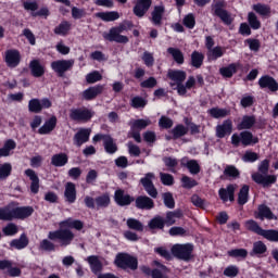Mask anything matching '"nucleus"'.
<instances>
[{
    "mask_svg": "<svg viewBox=\"0 0 278 278\" xmlns=\"http://www.w3.org/2000/svg\"><path fill=\"white\" fill-rule=\"evenodd\" d=\"M255 123H257V119L255 118V115H244L241 119V122L237 125L238 131H241L240 134L235 132L231 136V144L233 147H253L260 142V138L253 136V132L247 130L252 129L255 126Z\"/></svg>",
    "mask_w": 278,
    "mask_h": 278,
    "instance_id": "nucleus-1",
    "label": "nucleus"
},
{
    "mask_svg": "<svg viewBox=\"0 0 278 278\" xmlns=\"http://www.w3.org/2000/svg\"><path fill=\"white\" fill-rule=\"evenodd\" d=\"M153 179H155V174L153 173H147L144 177L140 179L141 186H143L144 191L149 195H138L135 199V207L137 210L142 211H151L153 207H155V202L153 199H157L159 192L157 188H155V185L153 184Z\"/></svg>",
    "mask_w": 278,
    "mask_h": 278,
    "instance_id": "nucleus-2",
    "label": "nucleus"
},
{
    "mask_svg": "<svg viewBox=\"0 0 278 278\" xmlns=\"http://www.w3.org/2000/svg\"><path fill=\"white\" fill-rule=\"evenodd\" d=\"M56 240H60V247H68L72 244L73 240H75V233H73L71 229H58L49 231L48 239L40 241L39 250L52 253L55 251V243L53 242H56Z\"/></svg>",
    "mask_w": 278,
    "mask_h": 278,
    "instance_id": "nucleus-3",
    "label": "nucleus"
},
{
    "mask_svg": "<svg viewBox=\"0 0 278 278\" xmlns=\"http://www.w3.org/2000/svg\"><path fill=\"white\" fill-rule=\"evenodd\" d=\"M14 202H11L0 207V220L12 223V220H26L34 216V206H16L13 207Z\"/></svg>",
    "mask_w": 278,
    "mask_h": 278,
    "instance_id": "nucleus-4",
    "label": "nucleus"
},
{
    "mask_svg": "<svg viewBox=\"0 0 278 278\" xmlns=\"http://www.w3.org/2000/svg\"><path fill=\"white\" fill-rule=\"evenodd\" d=\"M134 27L132 22H124L118 26H113L109 31L102 33V38L106 42H117V45H127L129 42V37L122 35L123 31H129Z\"/></svg>",
    "mask_w": 278,
    "mask_h": 278,
    "instance_id": "nucleus-5",
    "label": "nucleus"
},
{
    "mask_svg": "<svg viewBox=\"0 0 278 278\" xmlns=\"http://www.w3.org/2000/svg\"><path fill=\"white\" fill-rule=\"evenodd\" d=\"M245 228L248 231H252L253 233H256V236H262L265 238V240H268V242H278V230L277 229H264L261 227L257 222L254 219H249L245 222Z\"/></svg>",
    "mask_w": 278,
    "mask_h": 278,
    "instance_id": "nucleus-6",
    "label": "nucleus"
},
{
    "mask_svg": "<svg viewBox=\"0 0 278 278\" xmlns=\"http://www.w3.org/2000/svg\"><path fill=\"white\" fill-rule=\"evenodd\" d=\"M114 265L122 270H138V257L127 252H119L115 256Z\"/></svg>",
    "mask_w": 278,
    "mask_h": 278,
    "instance_id": "nucleus-7",
    "label": "nucleus"
},
{
    "mask_svg": "<svg viewBox=\"0 0 278 278\" xmlns=\"http://www.w3.org/2000/svg\"><path fill=\"white\" fill-rule=\"evenodd\" d=\"M225 8H227L225 0H216L211 4V12L213 16H217L224 25H231L233 17H231V13Z\"/></svg>",
    "mask_w": 278,
    "mask_h": 278,
    "instance_id": "nucleus-8",
    "label": "nucleus"
},
{
    "mask_svg": "<svg viewBox=\"0 0 278 278\" xmlns=\"http://www.w3.org/2000/svg\"><path fill=\"white\" fill-rule=\"evenodd\" d=\"M84 203L88 210H106V207H110L112 199L110 198V193L105 192L96 198L86 195Z\"/></svg>",
    "mask_w": 278,
    "mask_h": 278,
    "instance_id": "nucleus-9",
    "label": "nucleus"
},
{
    "mask_svg": "<svg viewBox=\"0 0 278 278\" xmlns=\"http://www.w3.org/2000/svg\"><path fill=\"white\" fill-rule=\"evenodd\" d=\"M168 79L176 83V88L174 90H177V94L179 97H186V87H184V83L186 81V78L188 77V74L186 71L182 70H169L167 73Z\"/></svg>",
    "mask_w": 278,
    "mask_h": 278,
    "instance_id": "nucleus-10",
    "label": "nucleus"
},
{
    "mask_svg": "<svg viewBox=\"0 0 278 278\" xmlns=\"http://www.w3.org/2000/svg\"><path fill=\"white\" fill-rule=\"evenodd\" d=\"M194 251V245L192 243L185 244H174L172 247V255L177 257V260H182V262H190L194 255H192Z\"/></svg>",
    "mask_w": 278,
    "mask_h": 278,
    "instance_id": "nucleus-11",
    "label": "nucleus"
},
{
    "mask_svg": "<svg viewBox=\"0 0 278 278\" xmlns=\"http://www.w3.org/2000/svg\"><path fill=\"white\" fill-rule=\"evenodd\" d=\"M94 117V111L83 106V108H74L70 110V118L74 123H90Z\"/></svg>",
    "mask_w": 278,
    "mask_h": 278,
    "instance_id": "nucleus-12",
    "label": "nucleus"
},
{
    "mask_svg": "<svg viewBox=\"0 0 278 278\" xmlns=\"http://www.w3.org/2000/svg\"><path fill=\"white\" fill-rule=\"evenodd\" d=\"M103 140V148L105 153L109 155H114L118 151V146L116 142H114V138H112L108 134H97L93 136L92 141L93 142H101Z\"/></svg>",
    "mask_w": 278,
    "mask_h": 278,
    "instance_id": "nucleus-13",
    "label": "nucleus"
},
{
    "mask_svg": "<svg viewBox=\"0 0 278 278\" xmlns=\"http://www.w3.org/2000/svg\"><path fill=\"white\" fill-rule=\"evenodd\" d=\"M53 105V102L49 100V98H42L41 100L38 98H33L28 102V111L31 114H40L42 110H49Z\"/></svg>",
    "mask_w": 278,
    "mask_h": 278,
    "instance_id": "nucleus-14",
    "label": "nucleus"
},
{
    "mask_svg": "<svg viewBox=\"0 0 278 278\" xmlns=\"http://www.w3.org/2000/svg\"><path fill=\"white\" fill-rule=\"evenodd\" d=\"M75 61L73 60H58L51 63V68L56 73L58 77H64L67 71H72Z\"/></svg>",
    "mask_w": 278,
    "mask_h": 278,
    "instance_id": "nucleus-15",
    "label": "nucleus"
},
{
    "mask_svg": "<svg viewBox=\"0 0 278 278\" xmlns=\"http://www.w3.org/2000/svg\"><path fill=\"white\" fill-rule=\"evenodd\" d=\"M151 5H153V0H135L132 14H135L137 18H144L147 12L151 10Z\"/></svg>",
    "mask_w": 278,
    "mask_h": 278,
    "instance_id": "nucleus-16",
    "label": "nucleus"
},
{
    "mask_svg": "<svg viewBox=\"0 0 278 278\" xmlns=\"http://www.w3.org/2000/svg\"><path fill=\"white\" fill-rule=\"evenodd\" d=\"M113 199L116 205H118L119 207H127L131 203H134V201H136V198H134V195L125 193V190L123 189L115 190Z\"/></svg>",
    "mask_w": 278,
    "mask_h": 278,
    "instance_id": "nucleus-17",
    "label": "nucleus"
},
{
    "mask_svg": "<svg viewBox=\"0 0 278 278\" xmlns=\"http://www.w3.org/2000/svg\"><path fill=\"white\" fill-rule=\"evenodd\" d=\"M252 180L263 188H270L274 184H277V175H266L255 173L252 175Z\"/></svg>",
    "mask_w": 278,
    "mask_h": 278,
    "instance_id": "nucleus-18",
    "label": "nucleus"
},
{
    "mask_svg": "<svg viewBox=\"0 0 278 278\" xmlns=\"http://www.w3.org/2000/svg\"><path fill=\"white\" fill-rule=\"evenodd\" d=\"M4 62L9 68H16L21 64V52L16 49H9L4 52Z\"/></svg>",
    "mask_w": 278,
    "mask_h": 278,
    "instance_id": "nucleus-19",
    "label": "nucleus"
},
{
    "mask_svg": "<svg viewBox=\"0 0 278 278\" xmlns=\"http://www.w3.org/2000/svg\"><path fill=\"white\" fill-rule=\"evenodd\" d=\"M258 86L261 90H269V92H278V83L275 77L270 75H263L258 79Z\"/></svg>",
    "mask_w": 278,
    "mask_h": 278,
    "instance_id": "nucleus-20",
    "label": "nucleus"
},
{
    "mask_svg": "<svg viewBox=\"0 0 278 278\" xmlns=\"http://www.w3.org/2000/svg\"><path fill=\"white\" fill-rule=\"evenodd\" d=\"M23 8L26 11H30L31 12V16L34 18H36L37 16H49L50 12L49 9L47 7L41 8L39 11L36 12V10H38V2L33 1H23Z\"/></svg>",
    "mask_w": 278,
    "mask_h": 278,
    "instance_id": "nucleus-21",
    "label": "nucleus"
},
{
    "mask_svg": "<svg viewBox=\"0 0 278 278\" xmlns=\"http://www.w3.org/2000/svg\"><path fill=\"white\" fill-rule=\"evenodd\" d=\"M166 13V7L164 4L154 5L153 11L151 12V23L154 27H162V21L164 14Z\"/></svg>",
    "mask_w": 278,
    "mask_h": 278,
    "instance_id": "nucleus-22",
    "label": "nucleus"
},
{
    "mask_svg": "<svg viewBox=\"0 0 278 278\" xmlns=\"http://www.w3.org/2000/svg\"><path fill=\"white\" fill-rule=\"evenodd\" d=\"M216 138H226V136H231L233 131V122L231 119H226L222 124L217 125L215 128Z\"/></svg>",
    "mask_w": 278,
    "mask_h": 278,
    "instance_id": "nucleus-23",
    "label": "nucleus"
},
{
    "mask_svg": "<svg viewBox=\"0 0 278 278\" xmlns=\"http://www.w3.org/2000/svg\"><path fill=\"white\" fill-rule=\"evenodd\" d=\"M218 195L224 203H227V201L233 203L236 201V185L229 184L226 188H220Z\"/></svg>",
    "mask_w": 278,
    "mask_h": 278,
    "instance_id": "nucleus-24",
    "label": "nucleus"
},
{
    "mask_svg": "<svg viewBox=\"0 0 278 278\" xmlns=\"http://www.w3.org/2000/svg\"><path fill=\"white\" fill-rule=\"evenodd\" d=\"M92 130L89 128H80L73 138L74 146L77 147L78 149L86 144V142H89L90 140V134Z\"/></svg>",
    "mask_w": 278,
    "mask_h": 278,
    "instance_id": "nucleus-25",
    "label": "nucleus"
},
{
    "mask_svg": "<svg viewBox=\"0 0 278 278\" xmlns=\"http://www.w3.org/2000/svg\"><path fill=\"white\" fill-rule=\"evenodd\" d=\"M0 270H7L8 277H21L23 271L20 267H13V263L10 260H0Z\"/></svg>",
    "mask_w": 278,
    "mask_h": 278,
    "instance_id": "nucleus-26",
    "label": "nucleus"
},
{
    "mask_svg": "<svg viewBox=\"0 0 278 278\" xmlns=\"http://www.w3.org/2000/svg\"><path fill=\"white\" fill-rule=\"evenodd\" d=\"M103 93V85H96L87 88L83 91L81 97L83 101H93V99L98 98L99 94Z\"/></svg>",
    "mask_w": 278,
    "mask_h": 278,
    "instance_id": "nucleus-27",
    "label": "nucleus"
},
{
    "mask_svg": "<svg viewBox=\"0 0 278 278\" xmlns=\"http://www.w3.org/2000/svg\"><path fill=\"white\" fill-rule=\"evenodd\" d=\"M26 177L30 179V192L33 194H38L40 192V178L38 177V174L31 168H28L25 170Z\"/></svg>",
    "mask_w": 278,
    "mask_h": 278,
    "instance_id": "nucleus-28",
    "label": "nucleus"
},
{
    "mask_svg": "<svg viewBox=\"0 0 278 278\" xmlns=\"http://www.w3.org/2000/svg\"><path fill=\"white\" fill-rule=\"evenodd\" d=\"M58 127V117L52 115L49 119L45 122V124L38 129V134L40 136H47L53 131Z\"/></svg>",
    "mask_w": 278,
    "mask_h": 278,
    "instance_id": "nucleus-29",
    "label": "nucleus"
},
{
    "mask_svg": "<svg viewBox=\"0 0 278 278\" xmlns=\"http://www.w3.org/2000/svg\"><path fill=\"white\" fill-rule=\"evenodd\" d=\"M64 198L65 201L70 204H73L75 201H77V187L74 182H66Z\"/></svg>",
    "mask_w": 278,
    "mask_h": 278,
    "instance_id": "nucleus-30",
    "label": "nucleus"
},
{
    "mask_svg": "<svg viewBox=\"0 0 278 278\" xmlns=\"http://www.w3.org/2000/svg\"><path fill=\"white\" fill-rule=\"evenodd\" d=\"M238 68H240V63H230L228 66L220 67L219 74L226 79H231L238 73Z\"/></svg>",
    "mask_w": 278,
    "mask_h": 278,
    "instance_id": "nucleus-31",
    "label": "nucleus"
},
{
    "mask_svg": "<svg viewBox=\"0 0 278 278\" xmlns=\"http://www.w3.org/2000/svg\"><path fill=\"white\" fill-rule=\"evenodd\" d=\"M10 247L17 251H23V249H27V247H29V238H27L26 233H22L18 239H13L10 242Z\"/></svg>",
    "mask_w": 278,
    "mask_h": 278,
    "instance_id": "nucleus-32",
    "label": "nucleus"
},
{
    "mask_svg": "<svg viewBox=\"0 0 278 278\" xmlns=\"http://www.w3.org/2000/svg\"><path fill=\"white\" fill-rule=\"evenodd\" d=\"M29 70L33 77L39 78L45 75V66L40 63V60H31L29 62Z\"/></svg>",
    "mask_w": 278,
    "mask_h": 278,
    "instance_id": "nucleus-33",
    "label": "nucleus"
},
{
    "mask_svg": "<svg viewBox=\"0 0 278 278\" xmlns=\"http://www.w3.org/2000/svg\"><path fill=\"white\" fill-rule=\"evenodd\" d=\"M257 210L258 213L255 215V218H258L260 220H264V218L267 220H275V214L266 204L258 205Z\"/></svg>",
    "mask_w": 278,
    "mask_h": 278,
    "instance_id": "nucleus-34",
    "label": "nucleus"
},
{
    "mask_svg": "<svg viewBox=\"0 0 278 278\" xmlns=\"http://www.w3.org/2000/svg\"><path fill=\"white\" fill-rule=\"evenodd\" d=\"M96 16L97 18L104 21V23H112L121 18V14L118 13V11L98 12L96 13Z\"/></svg>",
    "mask_w": 278,
    "mask_h": 278,
    "instance_id": "nucleus-35",
    "label": "nucleus"
},
{
    "mask_svg": "<svg viewBox=\"0 0 278 278\" xmlns=\"http://www.w3.org/2000/svg\"><path fill=\"white\" fill-rule=\"evenodd\" d=\"M51 164L56 168H62V166H66V164H68V154L61 152L52 155Z\"/></svg>",
    "mask_w": 278,
    "mask_h": 278,
    "instance_id": "nucleus-36",
    "label": "nucleus"
},
{
    "mask_svg": "<svg viewBox=\"0 0 278 278\" xmlns=\"http://www.w3.org/2000/svg\"><path fill=\"white\" fill-rule=\"evenodd\" d=\"M180 164L185 168H188L191 175H199V173H201V165H199V162L197 160H189L186 162V159H182L180 161Z\"/></svg>",
    "mask_w": 278,
    "mask_h": 278,
    "instance_id": "nucleus-37",
    "label": "nucleus"
},
{
    "mask_svg": "<svg viewBox=\"0 0 278 278\" xmlns=\"http://www.w3.org/2000/svg\"><path fill=\"white\" fill-rule=\"evenodd\" d=\"M61 229L68 227L70 229H76V231H81L84 229V222L79 219L67 218L60 223Z\"/></svg>",
    "mask_w": 278,
    "mask_h": 278,
    "instance_id": "nucleus-38",
    "label": "nucleus"
},
{
    "mask_svg": "<svg viewBox=\"0 0 278 278\" xmlns=\"http://www.w3.org/2000/svg\"><path fill=\"white\" fill-rule=\"evenodd\" d=\"M87 262L90 265V269L93 275H98V273H101V270H103V263H101L99 256L90 255L87 257Z\"/></svg>",
    "mask_w": 278,
    "mask_h": 278,
    "instance_id": "nucleus-39",
    "label": "nucleus"
},
{
    "mask_svg": "<svg viewBox=\"0 0 278 278\" xmlns=\"http://www.w3.org/2000/svg\"><path fill=\"white\" fill-rule=\"evenodd\" d=\"M73 29V24L68 21H62L58 26L54 27L53 33L56 36H68V33Z\"/></svg>",
    "mask_w": 278,
    "mask_h": 278,
    "instance_id": "nucleus-40",
    "label": "nucleus"
},
{
    "mask_svg": "<svg viewBox=\"0 0 278 278\" xmlns=\"http://www.w3.org/2000/svg\"><path fill=\"white\" fill-rule=\"evenodd\" d=\"M204 60L205 55L203 54V52H199L195 50L191 53L190 65L193 68H201L203 66Z\"/></svg>",
    "mask_w": 278,
    "mask_h": 278,
    "instance_id": "nucleus-41",
    "label": "nucleus"
},
{
    "mask_svg": "<svg viewBox=\"0 0 278 278\" xmlns=\"http://www.w3.org/2000/svg\"><path fill=\"white\" fill-rule=\"evenodd\" d=\"M206 55H207L208 62H216V60L225 55V50H223V47L217 46V47L211 48V50H207Z\"/></svg>",
    "mask_w": 278,
    "mask_h": 278,
    "instance_id": "nucleus-42",
    "label": "nucleus"
},
{
    "mask_svg": "<svg viewBox=\"0 0 278 278\" xmlns=\"http://www.w3.org/2000/svg\"><path fill=\"white\" fill-rule=\"evenodd\" d=\"M16 149V141L13 139H8L4 141L2 148H0V157H9L10 151H14Z\"/></svg>",
    "mask_w": 278,
    "mask_h": 278,
    "instance_id": "nucleus-43",
    "label": "nucleus"
},
{
    "mask_svg": "<svg viewBox=\"0 0 278 278\" xmlns=\"http://www.w3.org/2000/svg\"><path fill=\"white\" fill-rule=\"evenodd\" d=\"M229 257H233L235 260H247L249 257V251L247 249H232L227 252Z\"/></svg>",
    "mask_w": 278,
    "mask_h": 278,
    "instance_id": "nucleus-44",
    "label": "nucleus"
},
{
    "mask_svg": "<svg viewBox=\"0 0 278 278\" xmlns=\"http://www.w3.org/2000/svg\"><path fill=\"white\" fill-rule=\"evenodd\" d=\"M173 140H179V138H184V136L188 135V127H186L184 124H177L172 129Z\"/></svg>",
    "mask_w": 278,
    "mask_h": 278,
    "instance_id": "nucleus-45",
    "label": "nucleus"
},
{
    "mask_svg": "<svg viewBox=\"0 0 278 278\" xmlns=\"http://www.w3.org/2000/svg\"><path fill=\"white\" fill-rule=\"evenodd\" d=\"M167 53H169V55H172L173 60L176 62V64H184V62H186L185 58H184V52H181V50H179V48H168L167 49Z\"/></svg>",
    "mask_w": 278,
    "mask_h": 278,
    "instance_id": "nucleus-46",
    "label": "nucleus"
},
{
    "mask_svg": "<svg viewBox=\"0 0 278 278\" xmlns=\"http://www.w3.org/2000/svg\"><path fill=\"white\" fill-rule=\"evenodd\" d=\"M126 225L128 229H131L132 231H139V232L144 231V224H142V222H140L137 218L129 217L126 222Z\"/></svg>",
    "mask_w": 278,
    "mask_h": 278,
    "instance_id": "nucleus-47",
    "label": "nucleus"
},
{
    "mask_svg": "<svg viewBox=\"0 0 278 278\" xmlns=\"http://www.w3.org/2000/svg\"><path fill=\"white\" fill-rule=\"evenodd\" d=\"M249 185H243L238 193V205H247L249 203Z\"/></svg>",
    "mask_w": 278,
    "mask_h": 278,
    "instance_id": "nucleus-48",
    "label": "nucleus"
},
{
    "mask_svg": "<svg viewBox=\"0 0 278 278\" xmlns=\"http://www.w3.org/2000/svg\"><path fill=\"white\" fill-rule=\"evenodd\" d=\"M266 251H268V247L265 245L264 241H256L253 243L250 255H256L257 257H260V255H264Z\"/></svg>",
    "mask_w": 278,
    "mask_h": 278,
    "instance_id": "nucleus-49",
    "label": "nucleus"
},
{
    "mask_svg": "<svg viewBox=\"0 0 278 278\" xmlns=\"http://www.w3.org/2000/svg\"><path fill=\"white\" fill-rule=\"evenodd\" d=\"M252 10L256 12V14H258L260 16H270V7H268V4L256 3L253 4Z\"/></svg>",
    "mask_w": 278,
    "mask_h": 278,
    "instance_id": "nucleus-50",
    "label": "nucleus"
},
{
    "mask_svg": "<svg viewBox=\"0 0 278 278\" xmlns=\"http://www.w3.org/2000/svg\"><path fill=\"white\" fill-rule=\"evenodd\" d=\"M165 226L166 222L160 215L153 217L148 224L149 229H164Z\"/></svg>",
    "mask_w": 278,
    "mask_h": 278,
    "instance_id": "nucleus-51",
    "label": "nucleus"
},
{
    "mask_svg": "<svg viewBox=\"0 0 278 278\" xmlns=\"http://www.w3.org/2000/svg\"><path fill=\"white\" fill-rule=\"evenodd\" d=\"M248 23L251 29L257 30L262 28V22L257 18V15L254 12L248 13Z\"/></svg>",
    "mask_w": 278,
    "mask_h": 278,
    "instance_id": "nucleus-52",
    "label": "nucleus"
},
{
    "mask_svg": "<svg viewBox=\"0 0 278 278\" xmlns=\"http://www.w3.org/2000/svg\"><path fill=\"white\" fill-rule=\"evenodd\" d=\"M207 114H210L212 118H225V116H229V111H227V109L212 108L207 111Z\"/></svg>",
    "mask_w": 278,
    "mask_h": 278,
    "instance_id": "nucleus-53",
    "label": "nucleus"
},
{
    "mask_svg": "<svg viewBox=\"0 0 278 278\" xmlns=\"http://www.w3.org/2000/svg\"><path fill=\"white\" fill-rule=\"evenodd\" d=\"M151 125V121L149 119H135L134 123L130 125V129L140 131L141 129H147Z\"/></svg>",
    "mask_w": 278,
    "mask_h": 278,
    "instance_id": "nucleus-54",
    "label": "nucleus"
},
{
    "mask_svg": "<svg viewBox=\"0 0 278 278\" xmlns=\"http://www.w3.org/2000/svg\"><path fill=\"white\" fill-rule=\"evenodd\" d=\"M12 175V164L11 163H0V181L5 180Z\"/></svg>",
    "mask_w": 278,
    "mask_h": 278,
    "instance_id": "nucleus-55",
    "label": "nucleus"
},
{
    "mask_svg": "<svg viewBox=\"0 0 278 278\" xmlns=\"http://www.w3.org/2000/svg\"><path fill=\"white\" fill-rule=\"evenodd\" d=\"M162 199L167 210H175V198L169 191L162 193Z\"/></svg>",
    "mask_w": 278,
    "mask_h": 278,
    "instance_id": "nucleus-56",
    "label": "nucleus"
},
{
    "mask_svg": "<svg viewBox=\"0 0 278 278\" xmlns=\"http://www.w3.org/2000/svg\"><path fill=\"white\" fill-rule=\"evenodd\" d=\"M224 175L232 179H238L240 177V170L233 165H227L224 169Z\"/></svg>",
    "mask_w": 278,
    "mask_h": 278,
    "instance_id": "nucleus-57",
    "label": "nucleus"
},
{
    "mask_svg": "<svg viewBox=\"0 0 278 278\" xmlns=\"http://www.w3.org/2000/svg\"><path fill=\"white\" fill-rule=\"evenodd\" d=\"M147 103H148V101L144 98L139 97V96L134 97L130 101V105L135 110H140V108H147Z\"/></svg>",
    "mask_w": 278,
    "mask_h": 278,
    "instance_id": "nucleus-58",
    "label": "nucleus"
},
{
    "mask_svg": "<svg viewBox=\"0 0 278 278\" xmlns=\"http://www.w3.org/2000/svg\"><path fill=\"white\" fill-rule=\"evenodd\" d=\"M244 42L249 46L250 51H254V53H257V51L262 49V42H260V39L249 38L245 39Z\"/></svg>",
    "mask_w": 278,
    "mask_h": 278,
    "instance_id": "nucleus-59",
    "label": "nucleus"
},
{
    "mask_svg": "<svg viewBox=\"0 0 278 278\" xmlns=\"http://www.w3.org/2000/svg\"><path fill=\"white\" fill-rule=\"evenodd\" d=\"M182 25H185L187 29H194V26L197 25V18L194 17V14H187L182 20Z\"/></svg>",
    "mask_w": 278,
    "mask_h": 278,
    "instance_id": "nucleus-60",
    "label": "nucleus"
},
{
    "mask_svg": "<svg viewBox=\"0 0 278 278\" xmlns=\"http://www.w3.org/2000/svg\"><path fill=\"white\" fill-rule=\"evenodd\" d=\"M87 12L86 9H79L77 7H72V18H74V21H79L81 18H86L87 16Z\"/></svg>",
    "mask_w": 278,
    "mask_h": 278,
    "instance_id": "nucleus-61",
    "label": "nucleus"
},
{
    "mask_svg": "<svg viewBox=\"0 0 278 278\" xmlns=\"http://www.w3.org/2000/svg\"><path fill=\"white\" fill-rule=\"evenodd\" d=\"M257 160H260V154L251 150L245 151V153L242 156V161L250 164H253V162H257Z\"/></svg>",
    "mask_w": 278,
    "mask_h": 278,
    "instance_id": "nucleus-62",
    "label": "nucleus"
},
{
    "mask_svg": "<svg viewBox=\"0 0 278 278\" xmlns=\"http://www.w3.org/2000/svg\"><path fill=\"white\" fill-rule=\"evenodd\" d=\"M2 233L5 236H16V233H18V226H16L14 223H9L2 228Z\"/></svg>",
    "mask_w": 278,
    "mask_h": 278,
    "instance_id": "nucleus-63",
    "label": "nucleus"
},
{
    "mask_svg": "<svg viewBox=\"0 0 278 278\" xmlns=\"http://www.w3.org/2000/svg\"><path fill=\"white\" fill-rule=\"evenodd\" d=\"M240 274V268L236 265H229L224 269L225 277L235 278Z\"/></svg>",
    "mask_w": 278,
    "mask_h": 278,
    "instance_id": "nucleus-64",
    "label": "nucleus"
}]
</instances>
